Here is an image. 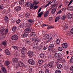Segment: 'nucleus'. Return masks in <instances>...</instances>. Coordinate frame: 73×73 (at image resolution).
<instances>
[{
    "instance_id": "obj_35",
    "label": "nucleus",
    "mask_w": 73,
    "mask_h": 73,
    "mask_svg": "<svg viewBox=\"0 0 73 73\" xmlns=\"http://www.w3.org/2000/svg\"><path fill=\"white\" fill-rule=\"evenodd\" d=\"M66 18V17L65 15H63L62 16L61 18V19L62 20H64Z\"/></svg>"
},
{
    "instance_id": "obj_50",
    "label": "nucleus",
    "mask_w": 73,
    "mask_h": 73,
    "mask_svg": "<svg viewBox=\"0 0 73 73\" xmlns=\"http://www.w3.org/2000/svg\"><path fill=\"white\" fill-rule=\"evenodd\" d=\"M23 54L22 55L21 57L23 58H25V53L22 54Z\"/></svg>"
},
{
    "instance_id": "obj_40",
    "label": "nucleus",
    "mask_w": 73,
    "mask_h": 73,
    "mask_svg": "<svg viewBox=\"0 0 73 73\" xmlns=\"http://www.w3.org/2000/svg\"><path fill=\"white\" fill-rule=\"evenodd\" d=\"M36 45H37V44H36L33 45V47L34 49H36L37 48Z\"/></svg>"
},
{
    "instance_id": "obj_33",
    "label": "nucleus",
    "mask_w": 73,
    "mask_h": 73,
    "mask_svg": "<svg viewBox=\"0 0 73 73\" xmlns=\"http://www.w3.org/2000/svg\"><path fill=\"white\" fill-rule=\"evenodd\" d=\"M48 66V65L46 64H44L43 66V68L44 69H45L46 68H47Z\"/></svg>"
},
{
    "instance_id": "obj_37",
    "label": "nucleus",
    "mask_w": 73,
    "mask_h": 73,
    "mask_svg": "<svg viewBox=\"0 0 73 73\" xmlns=\"http://www.w3.org/2000/svg\"><path fill=\"white\" fill-rule=\"evenodd\" d=\"M55 73H61V71L59 70H56L55 72Z\"/></svg>"
},
{
    "instance_id": "obj_34",
    "label": "nucleus",
    "mask_w": 73,
    "mask_h": 73,
    "mask_svg": "<svg viewBox=\"0 0 73 73\" xmlns=\"http://www.w3.org/2000/svg\"><path fill=\"white\" fill-rule=\"evenodd\" d=\"M4 9V6H3V5L2 4L0 6V11Z\"/></svg>"
},
{
    "instance_id": "obj_58",
    "label": "nucleus",
    "mask_w": 73,
    "mask_h": 73,
    "mask_svg": "<svg viewBox=\"0 0 73 73\" xmlns=\"http://www.w3.org/2000/svg\"><path fill=\"white\" fill-rule=\"evenodd\" d=\"M62 63H64V62H66V60L65 59H63L62 60Z\"/></svg>"
},
{
    "instance_id": "obj_8",
    "label": "nucleus",
    "mask_w": 73,
    "mask_h": 73,
    "mask_svg": "<svg viewBox=\"0 0 73 73\" xmlns=\"http://www.w3.org/2000/svg\"><path fill=\"white\" fill-rule=\"evenodd\" d=\"M28 61L30 64H31V65L35 64V61L32 59H29Z\"/></svg>"
},
{
    "instance_id": "obj_54",
    "label": "nucleus",
    "mask_w": 73,
    "mask_h": 73,
    "mask_svg": "<svg viewBox=\"0 0 73 73\" xmlns=\"http://www.w3.org/2000/svg\"><path fill=\"white\" fill-rule=\"evenodd\" d=\"M49 46L53 49L54 48V45L52 44H50Z\"/></svg>"
},
{
    "instance_id": "obj_17",
    "label": "nucleus",
    "mask_w": 73,
    "mask_h": 73,
    "mask_svg": "<svg viewBox=\"0 0 73 73\" xmlns=\"http://www.w3.org/2000/svg\"><path fill=\"white\" fill-rule=\"evenodd\" d=\"M49 13V12L48 11H46L44 13V17H47L48 16Z\"/></svg>"
},
{
    "instance_id": "obj_18",
    "label": "nucleus",
    "mask_w": 73,
    "mask_h": 73,
    "mask_svg": "<svg viewBox=\"0 0 73 73\" xmlns=\"http://www.w3.org/2000/svg\"><path fill=\"white\" fill-rule=\"evenodd\" d=\"M5 53L7 55H8L9 56L11 55V53L10 52H9V51L8 49H6L5 50Z\"/></svg>"
},
{
    "instance_id": "obj_10",
    "label": "nucleus",
    "mask_w": 73,
    "mask_h": 73,
    "mask_svg": "<svg viewBox=\"0 0 73 73\" xmlns=\"http://www.w3.org/2000/svg\"><path fill=\"white\" fill-rule=\"evenodd\" d=\"M26 50H27V48H26L25 47L22 48L21 50V53H22V54H24Z\"/></svg>"
},
{
    "instance_id": "obj_14",
    "label": "nucleus",
    "mask_w": 73,
    "mask_h": 73,
    "mask_svg": "<svg viewBox=\"0 0 73 73\" xmlns=\"http://www.w3.org/2000/svg\"><path fill=\"white\" fill-rule=\"evenodd\" d=\"M1 44L4 46H7V41L6 40L3 41L2 42Z\"/></svg>"
},
{
    "instance_id": "obj_12",
    "label": "nucleus",
    "mask_w": 73,
    "mask_h": 73,
    "mask_svg": "<svg viewBox=\"0 0 73 73\" xmlns=\"http://www.w3.org/2000/svg\"><path fill=\"white\" fill-rule=\"evenodd\" d=\"M62 47L64 49H66L68 48V44L66 43H64L62 44Z\"/></svg>"
},
{
    "instance_id": "obj_15",
    "label": "nucleus",
    "mask_w": 73,
    "mask_h": 73,
    "mask_svg": "<svg viewBox=\"0 0 73 73\" xmlns=\"http://www.w3.org/2000/svg\"><path fill=\"white\" fill-rule=\"evenodd\" d=\"M53 39L52 37H49L48 38V40H47L46 41V43H48V42H49L50 41H52Z\"/></svg>"
},
{
    "instance_id": "obj_13",
    "label": "nucleus",
    "mask_w": 73,
    "mask_h": 73,
    "mask_svg": "<svg viewBox=\"0 0 73 73\" xmlns=\"http://www.w3.org/2000/svg\"><path fill=\"white\" fill-rule=\"evenodd\" d=\"M21 7L20 6H18L15 9V11H20V10H21Z\"/></svg>"
},
{
    "instance_id": "obj_57",
    "label": "nucleus",
    "mask_w": 73,
    "mask_h": 73,
    "mask_svg": "<svg viewBox=\"0 0 73 73\" xmlns=\"http://www.w3.org/2000/svg\"><path fill=\"white\" fill-rule=\"evenodd\" d=\"M64 3L66 5H67L68 4V3H69V2L68 1L66 0L65 1Z\"/></svg>"
},
{
    "instance_id": "obj_61",
    "label": "nucleus",
    "mask_w": 73,
    "mask_h": 73,
    "mask_svg": "<svg viewBox=\"0 0 73 73\" xmlns=\"http://www.w3.org/2000/svg\"><path fill=\"white\" fill-rule=\"evenodd\" d=\"M72 2H73V0H72L70 1V3L68 5V6H69V5H70V4H72Z\"/></svg>"
},
{
    "instance_id": "obj_63",
    "label": "nucleus",
    "mask_w": 73,
    "mask_h": 73,
    "mask_svg": "<svg viewBox=\"0 0 73 73\" xmlns=\"http://www.w3.org/2000/svg\"><path fill=\"white\" fill-rule=\"evenodd\" d=\"M45 72L46 73H49V71L48 70H46L45 71Z\"/></svg>"
},
{
    "instance_id": "obj_41",
    "label": "nucleus",
    "mask_w": 73,
    "mask_h": 73,
    "mask_svg": "<svg viewBox=\"0 0 73 73\" xmlns=\"http://www.w3.org/2000/svg\"><path fill=\"white\" fill-rule=\"evenodd\" d=\"M4 32H5V29H3L1 30L0 32L1 33H4Z\"/></svg>"
},
{
    "instance_id": "obj_46",
    "label": "nucleus",
    "mask_w": 73,
    "mask_h": 73,
    "mask_svg": "<svg viewBox=\"0 0 73 73\" xmlns=\"http://www.w3.org/2000/svg\"><path fill=\"white\" fill-rule=\"evenodd\" d=\"M58 50L59 51H62V48L61 47H60L58 48Z\"/></svg>"
},
{
    "instance_id": "obj_30",
    "label": "nucleus",
    "mask_w": 73,
    "mask_h": 73,
    "mask_svg": "<svg viewBox=\"0 0 73 73\" xmlns=\"http://www.w3.org/2000/svg\"><path fill=\"white\" fill-rule=\"evenodd\" d=\"M56 11V9L55 8L53 9H52V10L51 11V13H52V14H54V13H55Z\"/></svg>"
},
{
    "instance_id": "obj_36",
    "label": "nucleus",
    "mask_w": 73,
    "mask_h": 73,
    "mask_svg": "<svg viewBox=\"0 0 73 73\" xmlns=\"http://www.w3.org/2000/svg\"><path fill=\"white\" fill-rule=\"evenodd\" d=\"M17 28L16 27H13L12 29V31L13 32H15L16 31Z\"/></svg>"
},
{
    "instance_id": "obj_31",
    "label": "nucleus",
    "mask_w": 73,
    "mask_h": 73,
    "mask_svg": "<svg viewBox=\"0 0 73 73\" xmlns=\"http://www.w3.org/2000/svg\"><path fill=\"white\" fill-rule=\"evenodd\" d=\"M60 17H57L55 19V22H56V23H57V21H58L59 20H60Z\"/></svg>"
},
{
    "instance_id": "obj_56",
    "label": "nucleus",
    "mask_w": 73,
    "mask_h": 73,
    "mask_svg": "<svg viewBox=\"0 0 73 73\" xmlns=\"http://www.w3.org/2000/svg\"><path fill=\"white\" fill-rule=\"evenodd\" d=\"M70 61L71 62H73V56L71 57V58L70 60Z\"/></svg>"
},
{
    "instance_id": "obj_26",
    "label": "nucleus",
    "mask_w": 73,
    "mask_h": 73,
    "mask_svg": "<svg viewBox=\"0 0 73 73\" xmlns=\"http://www.w3.org/2000/svg\"><path fill=\"white\" fill-rule=\"evenodd\" d=\"M31 2H27L25 4L26 7H29V5H31Z\"/></svg>"
},
{
    "instance_id": "obj_44",
    "label": "nucleus",
    "mask_w": 73,
    "mask_h": 73,
    "mask_svg": "<svg viewBox=\"0 0 73 73\" xmlns=\"http://www.w3.org/2000/svg\"><path fill=\"white\" fill-rule=\"evenodd\" d=\"M40 57L42 58H43L44 57V54H40Z\"/></svg>"
},
{
    "instance_id": "obj_27",
    "label": "nucleus",
    "mask_w": 73,
    "mask_h": 73,
    "mask_svg": "<svg viewBox=\"0 0 73 73\" xmlns=\"http://www.w3.org/2000/svg\"><path fill=\"white\" fill-rule=\"evenodd\" d=\"M19 4L20 5H22L24 4V0H22L19 2Z\"/></svg>"
},
{
    "instance_id": "obj_64",
    "label": "nucleus",
    "mask_w": 73,
    "mask_h": 73,
    "mask_svg": "<svg viewBox=\"0 0 73 73\" xmlns=\"http://www.w3.org/2000/svg\"><path fill=\"white\" fill-rule=\"evenodd\" d=\"M71 70H73V66H71L70 68Z\"/></svg>"
},
{
    "instance_id": "obj_19",
    "label": "nucleus",
    "mask_w": 73,
    "mask_h": 73,
    "mask_svg": "<svg viewBox=\"0 0 73 73\" xmlns=\"http://www.w3.org/2000/svg\"><path fill=\"white\" fill-rule=\"evenodd\" d=\"M68 28V26H63L62 29L63 31H66Z\"/></svg>"
},
{
    "instance_id": "obj_25",
    "label": "nucleus",
    "mask_w": 73,
    "mask_h": 73,
    "mask_svg": "<svg viewBox=\"0 0 73 73\" xmlns=\"http://www.w3.org/2000/svg\"><path fill=\"white\" fill-rule=\"evenodd\" d=\"M48 37H49V35L47 34L45 35L43 37L44 39H45V40L48 39Z\"/></svg>"
},
{
    "instance_id": "obj_53",
    "label": "nucleus",
    "mask_w": 73,
    "mask_h": 73,
    "mask_svg": "<svg viewBox=\"0 0 73 73\" xmlns=\"http://www.w3.org/2000/svg\"><path fill=\"white\" fill-rule=\"evenodd\" d=\"M21 22V21L20 19H18L16 21L17 24H19Z\"/></svg>"
},
{
    "instance_id": "obj_39",
    "label": "nucleus",
    "mask_w": 73,
    "mask_h": 73,
    "mask_svg": "<svg viewBox=\"0 0 73 73\" xmlns=\"http://www.w3.org/2000/svg\"><path fill=\"white\" fill-rule=\"evenodd\" d=\"M43 13V12H41L40 13L38 14V17H40L41 16V15H42V14Z\"/></svg>"
},
{
    "instance_id": "obj_4",
    "label": "nucleus",
    "mask_w": 73,
    "mask_h": 73,
    "mask_svg": "<svg viewBox=\"0 0 73 73\" xmlns=\"http://www.w3.org/2000/svg\"><path fill=\"white\" fill-rule=\"evenodd\" d=\"M27 54L31 58L33 56V52L32 51H29L27 52Z\"/></svg>"
},
{
    "instance_id": "obj_47",
    "label": "nucleus",
    "mask_w": 73,
    "mask_h": 73,
    "mask_svg": "<svg viewBox=\"0 0 73 73\" xmlns=\"http://www.w3.org/2000/svg\"><path fill=\"white\" fill-rule=\"evenodd\" d=\"M60 39H58L56 40V43L58 44L60 43Z\"/></svg>"
},
{
    "instance_id": "obj_21",
    "label": "nucleus",
    "mask_w": 73,
    "mask_h": 73,
    "mask_svg": "<svg viewBox=\"0 0 73 73\" xmlns=\"http://www.w3.org/2000/svg\"><path fill=\"white\" fill-rule=\"evenodd\" d=\"M1 69L2 72L4 73H7V71L5 69V67H2L1 68Z\"/></svg>"
},
{
    "instance_id": "obj_11",
    "label": "nucleus",
    "mask_w": 73,
    "mask_h": 73,
    "mask_svg": "<svg viewBox=\"0 0 73 73\" xmlns=\"http://www.w3.org/2000/svg\"><path fill=\"white\" fill-rule=\"evenodd\" d=\"M72 17V15L70 13L68 14L67 15V18L69 19H71Z\"/></svg>"
},
{
    "instance_id": "obj_9",
    "label": "nucleus",
    "mask_w": 73,
    "mask_h": 73,
    "mask_svg": "<svg viewBox=\"0 0 73 73\" xmlns=\"http://www.w3.org/2000/svg\"><path fill=\"white\" fill-rule=\"evenodd\" d=\"M61 56V54L60 53H57L55 54H54V56L55 57V58H57L58 57H60Z\"/></svg>"
},
{
    "instance_id": "obj_6",
    "label": "nucleus",
    "mask_w": 73,
    "mask_h": 73,
    "mask_svg": "<svg viewBox=\"0 0 73 73\" xmlns=\"http://www.w3.org/2000/svg\"><path fill=\"white\" fill-rule=\"evenodd\" d=\"M31 41H36L37 42H39L40 41H41V39L38 38L37 37L31 39Z\"/></svg>"
},
{
    "instance_id": "obj_1",
    "label": "nucleus",
    "mask_w": 73,
    "mask_h": 73,
    "mask_svg": "<svg viewBox=\"0 0 73 73\" xmlns=\"http://www.w3.org/2000/svg\"><path fill=\"white\" fill-rule=\"evenodd\" d=\"M24 31L25 33L23 35V37H27L28 36L29 33L30 32V29L29 28L26 29Z\"/></svg>"
},
{
    "instance_id": "obj_2",
    "label": "nucleus",
    "mask_w": 73,
    "mask_h": 73,
    "mask_svg": "<svg viewBox=\"0 0 73 73\" xmlns=\"http://www.w3.org/2000/svg\"><path fill=\"white\" fill-rule=\"evenodd\" d=\"M24 66V64L22 62L19 61L18 62V64H14V66L15 68H16L18 66L19 67H22Z\"/></svg>"
},
{
    "instance_id": "obj_43",
    "label": "nucleus",
    "mask_w": 73,
    "mask_h": 73,
    "mask_svg": "<svg viewBox=\"0 0 73 73\" xmlns=\"http://www.w3.org/2000/svg\"><path fill=\"white\" fill-rule=\"evenodd\" d=\"M30 16V15H29V13H26V16L28 18H29V16Z\"/></svg>"
},
{
    "instance_id": "obj_42",
    "label": "nucleus",
    "mask_w": 73,
    "mask_h": 73,
    "mask_svg": "<svg viewBox=\"0 0 73 73\" xmlns=\"http://www.w3.org/2000/svg\"><path fill=\"white\" fill-rule=\"evenodd\" d=\"M54 27L53 26H48L47 27V29H50V28H53Z\"/></svg>"
},
{
    "instance_id": "obj_23",
    "label": "nucleus",
    "mask_w": 73,
    "mask_h": 73,
    "mask_svg": "<svg viewBox=\"0 0 73 73\" xmlns=\"http://www.w3.org/2000/svg\"><path fill=\"white\" fill-rule=\"evenodd\" d=\"M19 27L21 28H23L24 27V24L23 23H21L19 25Z\"/></svg>"
},
{
    "instance_id": "obj_20",
    "label": "nucleus",
    "mask_w": 73,
    "mask_h": 73,
    "mask_svg": "<svg viewBox=\"0 0 73 73\" xmlns=\"http://www.w3.org/2000/svg\"><path fill=\"white\" fill-rule=\"evenodd\" d=\"M9 64H10V62L8 60H6L4 63V65L6 66H8Z\"/></svg>"
},
{
    "instance_id": "obj_16",
    "label": "nucleus",
    "mask_w": 73,
    "mask_h": 73,
    "mask_svg": "<svg viewBox=\"0 0 73 73\" xmlns=\"http://www.w3.org/2000/svg\"><path fill=\"white\" fill-rule=\"evenodd\" d=\"M48 66L49 68H53V63L50 62L48 64Z\"/></svg>"
},
{
    "instance_id": "obj_60",
    "label": "nucleus",
    "mask_w": 73,
    "mask_h": 73,
    "mask_svg": "<svg viewBox=\"0 0 73 73\" xmlns=\"http://www.w3.org/2000/svg\"><path fill=\"white\" fill-rule=\"evenodd\" d=\"M69 8H71L72 9H73V7L71 6H70L68 7V9H70Z\"/></svg>"
},
{
    "instance_id": "obj_22",
    "label": "nucleus",
    "mask_w": 73,
    "mask_h": 73,
    "mask_svg": "<svg viewBox=\"0 0 73 73\" xmlns=\"http://www.w3.org/2000/svg\"><path fill=\"white\" fill-rule=\"evenodd\" d=\"M57 67L58 69H61L62 68V66L60 64H58L57 66Z\"/></svg>"
},
{
    "instance_id": "obj_62",
    "label": "nucleus",
    "mask_w": 73,
    "mask_h": 73,
    "mask_svg": "<svg viewBox=\"0 0 73 73\" xmlns=\"http://www.w3.org/2000/svg\"><path fill=\"white\" fill-rule=\"evenodd\" d=\"M62 59V58H60V57H59L57 58V60H61Z\"/></svg>"
},
{
    "instance_id": "obj_52",
    "label": "nucleus",
    "mask_w": 73,
    "mask_h": 73,
    "mask_svg": "<svg viewBox=\"0 0 73 73\" xmlns=\"http://www.w3.org/2000/svg\"><path fill=\"white\" fill-rule=\"evenodd\" d=\"M33 7H34V4L33 3L31 4L30 6V8L31 9H32V8H33Z\"/></svg>"
},
{
    "instance_id": "obj_48",
    "label": "nucleus",
    "mask_w": 73,
    "mask_h": 73,
    "mask_svg": "<svg viewBox=\"0 0 73 73\" xmlns=\"http://www.w3.org/2000/svg\"><path fill=\"white\" fill-rule=\"evenodd\" d=\"M44 60H38V63L39 64H41L43 62Z\"/></svg>"
},
{
    "instance_id": "obj_59",
    "label": "nucleus",
    "mask_w": 73,
    "mask_h": 73,
    "mask_svg": "<svg viewBox=\"0 0 73 73\" xmlns=\"http://www.w3.org/2000/svg\"><path fill=\"white\" fill-rule=\"evenodd\" d=\"M38 7V6H35L34 7V9H35V10Z\"/></svg>"
},
{
    "instance_id": "obj_5",
    "label": "nucleus",
    "mask_w": 73,
    "mask_h": 73,
    "mask_svg": "<svg viewBox=\"0 0 73 73\" xmlns=\"http://www.w3.org/2000/svg\"><path fill=\"white\" fill-rule=\"evenodd\" d=\"M19 38V37L17 35H13L11 38V39L12 40H17Z\"/></svg>"
},
{
    "instance_id": "obj_29",
    "label": "nucleus",
    "mask_w": 73,
    "mask_h": 73,
    "mask_svg": "<svg viewBox=\"0 0 73 73\" xmlns=\"http://www.w3.org/2000/svg\"><path fill=\"white\" fill-rule=\"evenodd\" d=\"M8 17L7 16H5V21L6 23H7L8 21Z\"/></svg>"
},
{
    "instance_id": "obj_3",
    "label": "nucleus",
    "mask_w": 73,
    "mask_h": 73,
    "mask_svg": "<svg viewBox=\"0 0 73 73\" xmlns=\"http://www.w3.org/2000/svg\"><path fill=\"white\" fill-rule=\"evenodd\" d=\"M28 21L30 23L28 24L26 26L27 27H28V28L31 27V26L34 24V21L33 19H29L28 20Z\"/></svg>"
},
{
    "instance_id": "obj_24",
    "label": "nucleus",
    "mask_w": 73,
    "mask_h": 73,
    "mask_svg": "<svg viewBox=\"0 0 73 73\" xmlns=\"http://www.w3.org/2000/svg\"><path fill=\"white\" fill-rule=\"evenodd\" d=\"M38 0H33L34 4H35V5H37V4H38L39 2H37Z\"/></svg>"
},
{
    "instance_id": "obj_55",
    "label": "nucleus",
    "mask_w": 73,
    "mask_h": 73,
    "mask_svg": "<svg viewBox=\"0 0 73 73\" xmlns=\"http://www.w3.org/2000/svg\"><path fill=\"white\" fill-rule=\"evenodd\" d=\"M13 48L15 49H17V47L16 46H13Z\"/></svg>"
},
{
    "instance_id": "obj_28",
    "label": "nucleus",
    "mask_w": 73,
    "mask_h": 73,
    "mask_svg": "<svg viewBox=\"0 0 73 73\" xmlns=\"http://www.w3.org/2000/svg\"><path fill=\"white\" fill-rule=\"evenodd\" d=\"M5 31V32L4 34L5 35H7V34H8V33L9 29H6V30Z\"/></svg>"
},
{
    "instance_id": "obj_51",
    "label": "nucleus",
    "mask_w": 73,
    "mask_h": 73,
    "mask_svg": "<svg viewBox=\"0 0 73 73\" xmlns=\"http://www.w3.org/2000/svg\"><path fill=\"white\" fill-rule=\"evenodd\" d=\"M53 48H52V47H50V46H49L48 47V50L49 51H50V50H53Z\"/></svg>"
},
{
    "instance_id": "obj_32",
    "label": "nucleus",
    "mask_w": 73,
    "mask_h": 73,
    "mask_svg": "<svg viewBox=\"0 0 73 73\" xmlns=\"http://www.w3.org/2000/svg\"><path fill=\"white\" fill-rule=\"evenodd\" d=\"M31 36H33V37H35V36H36V33L33 32L31 33Z\"/></svg>"
},
{
    "instance_id": "obj_38",
    "label": "nucleus",
    "mask_w": 73,
    "mask_h": 73,
    "mask_svg": "<svg viewBox=\"0 0 73 73\" xmlns=\"http://www.w3.org/2000/svg\"><path fill=\"white\" fill-rule=\"evenodd\" d=\"M67 34L68 35H69V36H70L72 35V33L71 31H68L67 32Z\"/></svg>"
},
{
    "instance_id": "obj_45",
    "label": "nucleus",
    "mask_w": 73,
    "mask_h": 73,
    "mask_svg": "<svg viewBox=\"0 0 73 73\" xmlns=\"http://www.w3.org/2000/svg\"><path fill=\"white\" fill-rule=\"evenodd\" d=\"M57 3V1L56 0H53L51 2V3H53V4H56Z\"/></svg>"
},
{
    "instance_id": "obj_49",
    "label": "nucleus",
    "mask_w": 73,
    "mask_h": 73,
    "mask_svg": "<svg viewBox=\"0 0 73 73\" xmlns=\"http://www.w3.org/2000/svg\"><path fill=\"white\" fill-rule=\"evenodd\" d=\"M49 4H50V3H48L47 4H45L44 5V8H46V7H48V5H49Z\"/></svg>"
},
{
    "instance_id": "obj_7",
    "label": "nucleus",
    "mask_w": 73,
    "mask_h": 73,
    "mask_svg": "<svg viewBox=\"0 0 73 73\" xmlns=\"http://www.w3.org/2000/svg\"><path fill=\"white\" fill-rule=\"evenodd\" d=\"M18 61H19L18 58H14L13 59L12 63L13 64H16V63Z\"/></svg>"
}]
</instances>
